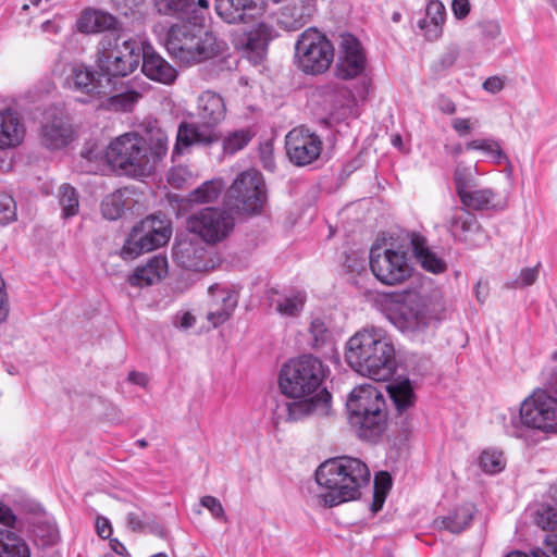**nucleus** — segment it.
Here are the masks:
<instances>
[{"label":"nucleus","mask_w":557,"mask_h":557,"mask_svg":"<svg viewBox=\"0 0 557 557\" xmlns=\"http://www.w3.org/2000/svg\"><path fill=\"white\" fill-rule=\"evenodd\" d=\"M143 41L122 39L115 34H106L98 47L97 64L103 76L124 77L132 74L140 62Z\"/></svg>","instance_id":"nucleus-9"},{"label":"nucleus","mask_w":557,"mask_h":557,"mask_svg":"<svg viewBox=\"0 0 557 557\" xmlns=\"http://www.w3.org/2000/svg\"><path fill=\"white\" fill-rule=\"evenodd\" d=\"M466 150H480L496 164L507 160L499 143L494 138L473 139L467 143Z\"/></svg>","instance_id":"nucleus-40"},{"label":"nucleus","mask_w":557,"mask_h":557,"mask_svg":"<svg viewBox=\"0 0 557 557\" xmlns=\"http://www.w3.org/2000/svg\"><path fill=\"white\" fill-rule=\"evenodd\" d=\"M313 12L312 0H294L282 10L280 23L288 30H297L310 21Z\"/></svg>","instance_id":"nucleus-27"},{"label":"nucleus","mask_w":557,"mask_h":557,"mask_svg":"<svg viewBox=\"0 0 557 557\" xmlns=\"http://www.w3.org/2000/svg\"><path fill=\"white\" fill-rule=\"evenodd\" d=\"M349 423L358 436L368 442H376L387 428L386 403L375 387L361 385L354 388L347 400Z\"/></svg>","instance_id":"nucleus-6"},{"label":"nucleus","mask_w":557,"mask_h":557,"mask_svg":"<svg viewBox=\"0 0 557 557\" xmlns=\"http://www.w3.org/2000/svg\"><path fill=\"white\" fill-rule=\"evenodd\" d=\"M480 467L488 474H495L505 469L506 461L500 451L484 450L480 456Z\"/></svg>","instance_id":"nucleus-44"},{"label":"nucleus","mask_w":557,"mask_h":557,"mask_svg":"<svg viewBox=\"0 0 557 557\" xmlns=\"http://www.w3.org/2000/svg\"><path fill=\"white\" fill-rule=\"evenodd\" d=\"M33 534L41 540L42 545H52L58 541L59 532L57 525L51 521H39L34 525Z\"/></svg>","instance_id":"nucleus-47"},{"label":"nucleus","mask_w":557,"mask_h":557,"mask_svg":"<svg viewBox=\"0 0 557 557\" xmlns=\"http://www.w3.org/2000/svg\"><path fill=\"white\" fill-rule=\"evenodd\" d=\"M445 20V5L440 0H430L425 8V18L418 22V27L429 41H435L443 35Z\"/></svg>","instance_id":"nucleus-26"},{"label":"nucleus","mask_w":557,"mask_h":557,"mask_svg":"<svg viewBox=\"0 0 557 557\" xmlns=\"http://www.w3.org/2000/svg\"><path fill=\"white\" fill-rule=\"evenodd\" d=\"M26 541L16 533L0 529V557H30Z\"/></svg>","instance_id":"nucleus-34"},{"label":"nucleus","mask_w":557,"mask_h":557,"mask_svg":"<svg viewBox=\"0 0 557 557\" xmlns=\"http://www.w3.org/2000/svg\"><path fill=\"white\" fill-rule=\"evenodd\" d=\"M392 486V478L387 472H380L374 479V492L381 491L386 496L387 491Z\"/></svg>","instance_id":"nucleus-58"},{"label":"nucleus","mask_w":557,"mask_h":557,"mask_svg":"<svg viewBox=\"0 0 557 557\" xmlns=\"http://www.w3.org/2000/svg\"><path fill=\"white\" fill-rule=\"evenodd\" d=\"M187 230L206 244L224 240L234 230V216L221 208H205L187 219Z\"/></svg>","instance_id":"nucleus-15"},{"label":"nucleus","mask_w":557,"mask_h":557,"mask_svg":"<svg viewBox=\"0 0 557 557\" xmlns=\"http://www.w3.org/2000/svg\"><path fill=\"white\" fill-rule=\"evenodd\" d=\"M309 345L314 348H321L327 344L331 339L332 333L329 329L324 318L311 317L309 327Z\"/></svg>","instance_id":"nucleus-41"},{"label":"nucleus","mask_w":557,"mask_h":557,"mask_svg":"<svg viewBox=\"0 0 557 557\" xmlns=\"http://www.w3.org/2000/svg\"><path fill=\"white\" fill-rule=\"evenodd\" d=\"M483 34L488 38H496L500 35V25L496 21H485L481 24Z\"/></svg>","instance_id":"nucleus-62"},{"label":"nucleus","mask_w":557,"mask_h":557,"mask_svg":"<svg viewBox=\"0 0 557 557\" xmlns=\"http://www.w3.org/2000/svg\"><path fill=\"white\" fill-rule=\"evenodd\" d=\"M106 158L116 173L127 177L143 178L153 173L147 140L137 132L113 138L107 146Z\"/></svg>","instance_id":"nucleus-7"},{"label":"nucleus","mask_w":557,"mask_h":557,"mask_svg":"<svg viewBox=\"0 0 557 557\" xmlns=\"http://www.w3.org/2000/svg\"><path fill=\"white\" fill-rule=\"evenodd\" d=\"M540 263L532 268H523L518 276L508 285L512 288H524L535 283L539 277Z\"/></svg>","instance_id":"nucleus-50"},{"label":"nucleus","mask_w":557,"mask_h":557,"mask_svg":"<svg viewBox=\"0 0 557 557\" xmlns=\"http://www.w3.org/2000/svg\"><path fill=\"white\" fill-rule=\"evenodd\" d=\"M116 20L109 13L97 11V32H104L115 26Z\"/></svg>","instance_id":"nucleus-57"},{"label":"nucleus","mask_w":557,"mask_h":557,"mask_svg":"<svg viewBox=\"0 0 557 557\" xmlns=\"http://www.w3.org/2000/svg\"><path fill=\"white\" fill-rule=\"evenodd\" d=\"M97 533L102 539H108L112 533L111 523L107 518L99 517L96 521Z\"/></svg>","instance_id":"nucleus-64"},{"label":"nucleus","mask_w":557,"mask_h":557,"mask_svg":"<svg viewBox=\"0 0 557 557\" xmlns=\"http://www.w3.org/2000/svg\"><path fill=\"white\" fill-rule=\"evenodd\" d=\"M196 322V318L190 312H183L177 314L174 324L183 330L191 327Z\"/></svg>","instance_id":"nucleus-63"},{"label":"nucleus","mask_w":557,"mask_h":557,"mask_svg":"<svg viewBox=\"0 0 557 557\" xmlns=\"http://www.w3.org/2000/svg\"><path fill=\"white\" fill-rule=\"evenodd\" d=\"M26 133L21 115L13 109L0 111V149L17 147Z\"/></svg>","instance_id":"nucleus-23"},{"label":"nucleus","mask_w":557,"mask_h":557,"mask_svg":"<svg viewBox=\"0 0 557 557\" xmlns=\"http://www.w3.org/2000/svg\"><path fill=\"white\" fill-rule=\"evenodd\" d=\"M398 414L406 413L416 404V394L411 382L408 379L395 380L387 386Z\"/></svg>","instance_id":"nucleus-29"},{"label":"nucleus","mask_w":557,"mask_h":557,"mask_svg":"<svg viewBox=\"0 0 557 557\" xmlns=\"http://www.w3.org/2000/svg\"><path fill=\"white\" fill-rule=\"evenodd\" d=\"M17 218L16 202L14 198L7 194L0 193V224L8 225Z\"/></svg>","instance_id":"nucleus-48"},{"label":"nucleus","mask_w":557,"mask_h":557,"mask_svg":"<svg viewBox=\"0 0 557 557\" xmlns=\"http://www.w3.org/2000/svg\"><path fill=\"white\" fill-rule=\"evenodd\" d=\"M475 511L476 509L473 504H465L455 508L447 516L443 517L440 523L445 530L458 534L469 528Z\"/></svg>","instance_id":"nucleus-30"},{"label":"nucleus","mask_w":557,"mask_h":557,"mask_svg":"<svg viewBox=\"0 0 557 557\" xmlns=\"http://www.w3.org/2000/svg\"><path fill=\"white\" fill-rule=\"evenodd\" d=\"M140 60L143 61L141 71L148 78L165 85L172 84L176 79V70L158 54L150 45L143 42Z\"/></svg>","instance_id":"nucleus-22"},{"label":"nucleus","mask_w":557,"mask_h":557,"mask_svg":"<svg viewBox=\"0 0 557 557\" xmlns=\"http://www.w3.org/2000/svg\"><path fill=\"white\" fill-rule=\"evenodd\" d=\"M126 523L133 531H140L145 528L144 516L137 511L128 512L126 516Z\"/></svg>","instance_id":"nucleus-60"},{"label":"nucleus","mask_w":557,"mask_h":557,"mask_svg":"<svg viewBox=\"0 0 557 557\" xmlns=\"http://www.w3.org/2000/svg\"><path fill=\"white\" fill-rule=\"evenodd\" d=\"M285 148L289 161L298 166L314 162L322 151L320 137L304 127H296L285 137Z\"/></svg>","instance_id":"nucleus-16"},{"label":"nucleus","mask_w":557,"mask_h":557,"mask_svg":"<svg viewBox=\"0 0 557 557\" xmlns=\"http://www.w3.org/2000/svg\"><path fill=\"white\" fill-rule=\"evenodd\" d=\"M159 13L164 15H178L186 13L194 5L193 0H154Z\"/></svg>","instance_id":"nucleus-45"},{"label":"nucleus","mask_w":557,"mask_h":557,"mask_svg":"<svg viewBox=\"0 0 557 557\" xmlns=\"http://www.w3.org/2000/svg\"><path fill=\"white\" fill-rule=\"evenodd\" d=\"M200 505L207 508L214 519L223 522L227 520L223 505L216 497L206 495L200 498Z\"/></svg>","instance_id":"nucleus-51"},{"label":"nucleus","mask_w":557,"mask_h":557,"mask_svg":"<svg viewBox=\"0 0 557 557\" xmlns=\"http://www.w3.org/2000/svg\"><path fill=\"white\" fill-rule=\"evenodd\" d=\"M164 46L177 62L191 65L216 57L223 51L225 44L201 24L181 22L169 28Z\"/></svg>","instance_id":"nucleus-5"},{"label":"nucleus","mask_w":557,"mask_h":557,"mask_svg":"<svg viewBox=\"0 0 557 557\" xmlns=\"http://www.w3.org/2000/svg\"><path fill=\"white\" fill-rule=\"evenodd\" d=\"M9 314V298L5 282L0 274V323L4 322Z\"/></svg>","instance_id":"nucleus-56"},{"label":"nucleus","mask_w":557,"mask_h":557,"mask_svg":"<svg viewBox=\"0 0 557 557\" xmlns=\"http://www.w3.org/2000/svg\"><path fill=\"white\" fill-rule=\"evenodd\" d=\"M97 10H86L83 12L77 21V28L82 33H98L97 32Z\"/></svg>","instance_id":"nucleus-52"},{"label":"nucleus","mask_w":557,"mask_h":557,"mask_svg":"<svg viewBox=\"0 0 557 557\" xmlns=\"http://www.w3.org/2000/svg\"><path fill=\"white\" fill-rule=\"evenodd\" d=\"M345 357L356 372L374 381H387L396 371L394 343L379 326H366L355 333L346 344Z\"/></svg>","instance_id":"nucleus-2"},{"label":"nucleus","mask_w":557,"mask_h":557,"mask_svg":"<svg viewBox=\"0 0 557 557\" xmlns=\"http://www.w3.org/2000/svg\"><path fill=\"white\" fill-rule=\"evenodd\" d=\"M461 203L468 209L472 210H486L504 208L495 202L496 194L491 188H470L469 191L465 193L459 197Z\"/></svg>","instance_id":"nucleus-32"},{"label":"nucleus","mask_w":557,"mask_h":557,"mask_svg":"<svg viewBox=\"0 0 557 557\" xmlns=\"http://www.w3.org/2000/svg\"><path fill=\"white\" fill-rule=\"evenodd\" d=\"M59 202L62 207V215L65 219L72 218L78 212V195L73 186L63 184L59 188Z\"/></svg>","instance_id":"nucleus-42"},{"label":"nucleus","mask_w":557,"mask_h":557,"mask_svg":"<svg viewBox=\"0 0 557 557\" xmlns=\"http://www.w3.org/2000/svg\"><path fill=\"white\" fill-rule=\"evenodd\" d=\"M252 7L253 0H215L218 15L230 24L242 22Z\"/></svg>","instance_id":"nucleus-33"},{"label":"nucleus","mask_w":557,"mask_h":557,"mask_svg":"<svg viewBox=\"0 0 557 557\" xmlns=\"http://www.w3.org/2000/svg\"><path fill=\"white\" fill-rule=\"evenodd\" d=\"M451 11L456 20H463L469 15L471 4L469 0H453Z\"/></svg>","instance_id":"nucleus-55"},{"label":"nucleus","mask_w":557,"mask_h":557,"mask_svg":"<svg viewBox=\"0 0 557 557\" xmlns=\"http://www.w3.org/2000/svg\"><path fill=\"white\" fill-rule=\"evenodd\" d=\"M386 317L404 333L423 331L431 320L426 298L416 290L391 295L386 306Z\"/></svg>","instance_id":"nucleus-10"},{"label":"nucleus","mask_w":557,"mask_h":557,"mask_svg":"<svg viewBox=\"0 0 557 557\" xmlns=\"http://www.w3.org/2000/svg\"><path fill=\"white\" fill-rule=\"evenodd\" d=\"M224 188V181L221 177H215L203 182L200 186L190 191L187 200L193 205L211 203L218 200Z\"/></svg>","instance_id":"nucleus-36"},{"label":"nucleus","mask_w":557,"mask_h":557,"mask_svg":"<svg viewBox=\"0 0 557 557\" xmlns=\"http://www.w3.org/2000/svg\"><path fill=\"white\" fill-rule=\"evenodd\" d=\"M306 301V292L295 290L274 300L275 311L285 318H297L301 314Z\"/></svg>","instance_id":"nucleus-35"},{"label":"nucleus","mask_w":557,"mask_h":557,"mask_svg":"<svg viewBox=\"0 0 557 557\" xmlns=\"http://www.w3.org/2000/svg\"><path fill=\"white\" fill-rule=\"evenodd\" d=\"M324 376L323 362L310 354L290 359L283 366L278 387L289 399L276 400L272 410V422L276 429L283 423L329 413L331 394L321 388Z\"/></svg>","instance_id":"nucleus-1"},{"label":"nucleus","mask_w":557,"mask_h":557,"mask_svg":"<svg viewBox=\"0 0 557 557\" xmlns=\"http://www.w3.org/2000/svg\"><path fill=\"white\" fill-rule=\"evenodd\" d=\"M534 523L543 531L556 533L557 530V508L552 506H541L534 513Z\"/></svg>","instance_id":"nucleus-43"},{"label":"nucleus","mask_w":557,"mask_h":557,"mask_svg":"<svg viewBox=\"0 0 557 557\" xmlns=\"http://www.w3.org/2000/svg\"><path fill=\"white\" fill-rule=\"evenodd\" d=\"M541 380L547 394L553 393L557 395V350L554 351L550 362L543 369Z\"/></svg>","instance_id":"nucleus-46"},{"label":"nucleus","mask_w":557,"mask_h":557,"mask_svg":"<svg viewBox=\"0 0 557 557\" xmlns=\"http://www.w3.org/2000/svg\"><path fill=\"white\" fill-rule=\"evenodd\" d=\"M209 309L207 320L214 326L227 321L238 304V292L223 284H212L208 288Z\"/></svg>","instance_id":"nucleus-20"},{"label":"nucleus","mask_w":557,"mask_h":557,"mask_svg":"<svg viewBox=\"0 0 557 557\" xmlns=\"http://www.w3.org/2000/svg\"><path fill=\"white\" fill-rule=\"evenodd\" d=\"M190 177V172L185 166L172 168L168 173V183L174 188H182Z\"/></svg>","instance_id":"nucleus-53"},{"label":"nucleus","mask_w":557,"mask_h":557,"mask_svg":"<svg viewBox=\"0 0 557 557\" xmlns=\"http://www.w3.org/2000/svg\"><path fill=\"white\" fill-rule=\"evenodd\" d=\"M64 86L88 97L108 96L112 92L110 78L102 73L96 74L84 64H73L64 79Z\"/></svg>","instance_id":"nucleus-17"},{"label":"nucleus","mask_w":557,"mask_h":557,"mask_svg":"<svg viewBox=\"0 0 557 557\" xmlns=\"http://www.w3.org/2000/svg\"><path fill=\"white\" fill-rule=\"evenodd\" d=\"M148 140V157L152 158V169L154 170L157 163L168 153L169 136L163 129L157 128L151 131Z\"/></svg>","instance_id":"nucleus-39"},{"label":"nucleus","mask_w":557,"mask_h":557,"mask_svg":"<svg viewBox=\"0 0 557 557\" xmlns=\"http://www.w3.org/2000/svg\"><path fill=\"white\" fill-rule=\"evenodd\" d=\"M451 126L459 136H465L472 129V123L470 119L456 117L451 121Z\"/></svg>","instance_id":"nucleus-61"},{"label":"nucleus","mask_w":557,"mask_h":557,"mask_svg":"<svg viewBox=\"0 0 557 557\" xmlns=\"http://www.w3.org/2000/svg\"><path fill=\"white\" fill-rule=\"evenodd\" d=\"M527 429L545 434L557 432V397L547 394V391H534L521 404L520 418H512L505 424L506 433L517 438H523Z\"/></svg>","instance_id":"nucleus-8"},{"label":"nucleus","mask_w":557,"mask_h":557,"mask_svg":"<svg viewBox=\"0 0 557 557\" xmlns=\"http://www.w3.org/2000/svg\"><path fill=\"white\" fill-rule=\"evenodd\" d=\"M206 243L199 237L177 238L173 245L172 256L182 268L190 271H206L209 269Z\"/></svg>","instance_id":"nucleus-21"},{"label":"nucleus","mask_w":557,"mask_h":557,"mask_svg":"<svg viewBox=\"0 0 557 557\" xmlns=\"http://www.w3.org/2000/svg\"><path fill=\"white\" fill-rule=\"evenodd\" d=\"M259 154L264 169L273 171L275 168V162L273 158V145L269 141L261 144L259 147Z\"/></svg>","instance_id":"nucleus-54"},{"label":"nucleus","mask_w":557,"mask_h":557,"mask_svg":"<svg viewBox=\"0 0 557 557\" xmlns=\"http://www.w3.org/2000/svg\"><path fill=\"white\" fill-rule=\"evenodd\" d=\"M267 201L265 183L262 175L255 171H244L230 186L225 205L238 214L259 213Z\"/></svg>","instance_id":"nucleus-11"},{"label":"nucleus","mask_w":557,"mask_h":557,"mask_svg":"<svg viewBox=\"0 0 557 557\" xmlns=\"http://www.w3.org/2000/svg\"><path fill=\"white\" fill-rule=\"evenodd\" d=\"M171 233L170 221L164 215L147 216L133 227L122 248V256L134 259L154 250L169 242Z\"/></svg>","instance_id":"nucleus-13"},{"label":"nucleus","mask_w":557,"mask_h":557,"mask_svg":"<svg viewBox=\"0 0 557 557\" xmlns=\"http://www.w3.org/2000/svg\"><path fill=\"white\" fill-rule=\"evenodd\" d=\"M334 58L332 44L314 28L306 29L295 45L297 66L307 74L324 73Z\"/></svg>","instance_id":"nucleus-14"},{"label":"nucleus","mask_w":557,"mask_h":557,"mask_svg":"<svg viewBox=\"0 0 557 557\" xmlns=\"http://www.w3.org/2000/svg\"><path fill=\"white\" fill-rule=\"evenodd\" d=\"M448 230L456 240L465 243L470 248L482 247L490 238L475 215L463 208L454 209Z\"/></svg>","instance_id":"nucleus-18"},{"label":"nucleus","mask_w":557,"mask_h":557,"mask_svg":"<svg viewBox=\"0 0 557 557\" xmlns=\"http://www.w3.org/2000/svg\"><path fill=\"white\" fill-rule=\"evenodd\" d=\"M224 99L216 92L206 90L197 99L196 116L199 123L182 122L178 125L174 152L182 154L194 145L210 147L221 139L215 127L225 119Z\"/></svg>","instance_id":"nucleus-4"},{"label":"nucleus","mask_w":557,"mask_h":557,"mask_svg":"<svg viewBox=\"0 0 557 557\" xmlns=\"http://www.w3.org/2000/svg\"><path fill=\"white\" fill-rule=\"evenodd\" d=\"M133 194L129 188H123L108 195L101 203L103 216L108 220L121 218L125 209L132 208Z\"/></svg>","instance_id":"nucleus-28"},{"label":"nucleus","mask_w":557,"mask_h":557,"mask_svg":"<svg viewBox=\"0 0 557 557\" xmlns=\"http://www.w3.org/2000/svg\"><path fill=\"white\" fill-rule=\"evenodd\" d=\"M370 268L373 275L385 285H397L411 275L408 251L401 245H375L370 250Z\"/></svg>","instance_id":"nucleus-12"},{"label":"nucleus","mask_w":557,"mask_h":557,"mask_svg":"<svg viewBox=\"0 0 557 557\" xmlns=\"http://www.w3.org/2000/svg\"><path fill=\"white\" fill-rule=\"evenodd\" d=\"M72 138L73 129L62 116H52L41 126L40 141L50 150H57L65 147L70 144Z\"/></svg>","instance_id":"nucleus-24"},{"label":"nucleus","mask_w":557,"mask_h":557,"mask_svg":"<svg viewBox=\"0 0 557 557\" xmlns=\"http://www.w3.org/2000/svg\"><path fill=\"white\" fill-rule=\"evenodd\" d=\"M504 86H505V81L499 76L488 77L483 83L484 90L490 94H493V95L499 92L504 88Z\"/></svg>","instance_id":"nucleus-59"},{"label":"nucleus","mask_w":557,"mask_h":557,"mask_svg":"<svg viewBox=\"0 0 557 557\" xmlns=\"http://www.w3.org/2000/svg\"><path fill=\"white\" fill-rule=\"evenodd\" d=\"M478 174L476 165H466L459 162L454 171V183L458 197L469 191L470 188L478 186L475 175Z\"/></svg>","instance_id":"nucleus-38"},{"label":"nucleus","mask_w":557,"mask_h":557,"mask_svg":"<svg viewBox=\"0 0 557 557\" xmlns=\"http://www.w3.org/2000/svg\"><path fill=\"white\" fill-rule=\"evenodd\" d=\"M366 65L367 57L360 41L350 34L343 35L337 76L342 79L356 78L366 71Z\"/></svg>","instance_id":"nucleus-19"},{"label":"nucleus","mask_w":557,"mask_h":557,"mask_svg":"<svg viewBox=\"0 0 557 557\" xmlns=\"http://www.w3.org/2000/svg\"><path fill=\"white\" fill-rule=\"evenodd\" d=\"M141 98V94L136 90H127L110 97V104L115 110L129 111L133 106Z\"/></svg>","instance_id":"nucleus-49"},{"label":"nucleus","mask_w":557,"mask_h":557,"mask_svg":"<svg viewBox=\"0 0 557 557\" xmlns=\"http://www.w3.org/2000/svg\"><path fill=\"white\" fill-rule=\"evenodd\" d=\"M414 256L423 269L432 273H441L446 269V263L432 252L425 239L419 235H414L411 239Z\"/></svg>","instance_id":"nucleus-31"},{"label":"nucleus","mask_w":557,"mask_h":557,"mask_svg":"<svg viewBox=\"0 0 557 557\" xmlns=\"http://www.w3.org/2000/svg\"><path fill=\"white\" fill-rule=\"evenodd\" d=\"M168 273V260L163 256L152 257L145 265L137 267L128 277L131 285L144 287L159 282Z\"/></svg>","instance_id":"nucleus-25"},{"label":"nucleus","mask_w":557,"mask_h":557,"mask_svg":"<svg viewBox=\"0 0 557 557\" xmlns=\"http://www.w3.org/2000/svg\"><path fill=\"white\" fill-rule=\"evenodd\" d=\"M315 481L323 488L318 503L335 507L360 497L361 488L370 482V470L360 459L342 456L322 462L315 470Z\"/></svg>","instance_id":"nucleus-3"},{"label":"nucleus","mask_w":557,"mask_h":557,"mask_svg":"<svg viewBox=\"0 0 557 557\" xmlns=\"http://www.w3.org/2000/svg\"><path fill=\"white\" fill-rule=\"evenodd\" d=\"M252 137L253 133L247 128L228 132L222 138V153L224 156H234L247 147Z\"/></svg>","instance_id":"nucleus-37"}]
</instances>
